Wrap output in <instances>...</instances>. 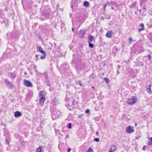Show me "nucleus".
<instances>
[{"mask_svg":"<svg viewBox=\"0 0 152 152\" xmlns=\"http://www.w3.org/2000/svg\"><path fill=\"white\" fill-rule=\"evenodd\" d=\"M151 56V55H148V58L149 59H151V58H150Z\"/></svg>","mask_w":152,"mask_h":152,"instance_id":"33","label":"nucleus"},{"mask_svg":"<svg viewBox=\"0 0 152 152\" xmlns=\"http://www.w3.org/2000/svg\"><path fill=\"white\" fill-rule=\"evenodd\" d=\"M112 31H107L106 35V36L107 37L110 38L112 37Z\"/></svg>","mask_w":152,"mask_h":152,"instance_id":"6","label":"nucleus"},{"mask_svg":"<svg viewBox=\"0 0 152 152\" xmlns=\"http://www.w3.org/2000/svg\"><path fill=\"white\" fill-rule=\"evenodd\" d=\"M9 75L10 76L11 78L12 79H14L16 76V75L14 73H10L9 74Z\"/></svg>","mask_w":152,"mask_h":152,"instance_id":"12","label":"nucleus"},{"mask_svg":"<svg viewBox=\"0 0 152 152\" xmlns=\"http://www.w3.org/2000/svg\"><path fill=\"white\" fill-rule=\"evenodd\" d=\"M24 83L26 86L28 87H31L32 86V84L30 81L26 80H24Z\"/></svg>","mask_w":152,"mask_h":152,"instance_id":"4","label":"nucleus"},{"mask_svg":"<svg viewBox=\"0 0 152 152\" xmlns=\"http://www.w3.org/2000/svg\"><path fill=\"white\" fill-rule=\"evenodd\" d=\"M86 152H94V151L92 149L90 148Z\"/></svg>","mask_w":152,"mask_h":152,"instance_id":"22","label":"nucleus"},{"mask_svg":"<svg viewBox=\"0 0 152 152\" xmlns=\"http://www.w3.org/2000/svg\"><path fill=\"white\" fill-rule=\"evenodd\" d=\"M108 152H113L112 149H110Z\"/></svg>","mask_w":152,"mask_h":152,"instance_id":"34","label":"nucleus"},{"mask_svg":"<svg viewBox=\"0 0 152 152\" xmlns=\"http://www.w3.org/2000/svg\"><path fill=\"white\" fill-rule=\"evenodd\" d=\"M72 14H70V16H72Z\"/></svg>","mask_w":152,"mask_h":152,"instance_id":"41","label":"nucleus"},{"mask_svg":"<svg viewBox=\"0 0 152 152\" xmlns=\"http://www.w3.org/2000/svg\"><path fill=\"white\" fill-rule=\"evenodd\" d=\"M41 147H39L36 150V152H41Z\"/></svg>","mask_w":152,"mask_h":152,"instance_id":"18","label":"nucleus"},{"mask_svg":"<svg viewBox=\"0 0 152 152\" xmlns=\"http://www.w3.org/2000/svg\"><path fill=\"white\" fill-rule=\"evenodd\" d=\"M72 31H74V28H72Z\"/></svg>","mask_w":152,"mask_h":152,"instance_id":"37","label":"nucleus"},{"mask_svg":"<svg viewBox=\"0 0 152 152\" xmlns=\"http://www.w3.org/2000/svg\"><path fill=\"white\" fill-rule=\"evenodd\" d=\"M75 2V0H72L71 2V8H72V10H73V7L74 6L75 7V6H76Z\"/></svg>","mask_w":152,"mask_h":152,"instance_id":"11","label":"nucleus"},{"mask_svg":"<svg viewBox=\"0 0 152 152\" xmlns=\"http://www.w3.org/2000/svg\"><path fill=\"white\" fill-rule=\"evenodd\" d=\"M141 11H142V10H139V12H140H140H141Z\"/></svg>","mask_w":152,"mask_h":152,"instance_id":"38","label":"nucleus"},{"mask_svg":"<svg viewBox=\"0 0 152 152\" xmlns=\"http://www.w3.org/2000/svg\"><path fill=\"white\" fill-rule=\"evenodd\" d=\"M37 52H39L42 54H45V51L42 50L41 47L37 46Z\"/></svg>","mask_w":152,"mask_h":152,"instance_id":"5","label":"nucleus"},{"mask_svg":"<svg viewBox=\"0 0 152 152\" xmlns=\"http://www.w3.org/2000/svg\"><path fill=\"white\" fill-rule=\"evenodd\" d=\"M89 43V46L91 48H93L94 45L93 44L91 43V42H88Z\"/></svg>","mask_w":152,"mask_h":152,"instance_id":"21","label":"nucleus"},{"mask_svg":"<svg viewBox=\"0 0 152 152\" xmlns=\"http://www.w3.org/2000/svg\"><path fill=\"white\" fill-rule=\"evenodd\" d=\"M94 140L95 141H96V142H99V138H96L94 139Z\"/></svg>","mask_w":152,"mask_h":152,"instance_id":"25","label":"nucleus"},{"mask_svg":"<svg viewBox=\"0 0 152 152\" xmlns=\"http://www.w3.org/2000/svg\"><path fill=\"white\" fill-rule=\"evenodd\" d=\"M5 140V141L6 142V143L7 144L9 145V141L7 139H6Z\"/></svg>","mask_w":152,"mask_h":152,"instance_id":"26","label":"nucleus"},{"mask_svg":"<svg viewBox=\"0 0 152 152\" xmlns=\"http://www.w3.org/2000/svg\"><path fill=\"white\" fill-rule=\"evenodd\" d=\"M85 32L83 30H81L79 33L78 36L82 38L85 34Z\"/></svg>","mask_w":152,"mask_h":152,"instance_id":"9","label":"nucleus"},{"mask_svg":"<svg viewBox=\"0 0 152 152\" xmlns=\"http://www.w3.org/2000/svg\"><path fill=\"white\" fill-rule=\"evenodd\" d=\"M81 83V81H79L77 83V85L79 84V85L81 86L82 85Z\"/></svg>","mask_w":152,"mask_h":152,"instance_id":"27","label":"nucleus"},{"mask_svg":"<svg viewBox=\"0 0 152 152\" xmlns=\"http://www.w3.org/2000/svg\"><path fill=\"white\" fill-rule=\"evenodd\" d=\"M111 8H112V10H113V7H112Z\"/></svg>","mask_w":152,"mask_h":152,"instance_id":"42","label":"nucleus"},{"mask_svg":"<svg viewBox=\"0 0 152 152\" xmlns=\"http://www.w3.org/2000/svg\"><path fill=\"white\" fill-rule=\"evenodd\" d=\"M83 3H84L83 6L86 7H87L89 5V2L88 1H85Z\"/></svg>","mask_w":152,"mask_h":152,"instance_id":"15","label":"nucleus"},{"mask_svg":"<svg viewBox=\"0 0 152 152\" xmlns=\"http://www.w3.org/2000/svg\"><path fill=\"white\" fill-rule=\"evenodd\" d=\"M107 5L106 4H104V9L105 8V7H107Z\"/></svg>","mask_w":152,"mask_h":152,"instance_id":"31","label":"nucleus"},{"mask_svg":"<svg viewBox=\"0 0 152 152\" xmlns=\"http://www.w3.org/2000/svg\"><path fill=\"white\" fill-rule=\"evenodd\" d=\"M88 37L89 38L88 40V42H91L94 40V38L93 36H89Z\"/></svg>","mask_w":152,"mask_h":152,"instance_id":"13","label":"nucleus"},{"mask_svg":"<svg viewBox=\"0 0 152 152\" xmlns=\"http://www.w3.org/2000/svg\"><path fill=\"white\" fill-rule=\"evenodd\" d=\"M126 131L127 133L131 134L134 132V129L133 127L129 126L126 128Z\"/></svg>","mask_w":152,"mask_h":152,"instance_id":"3","label":"nucleus"},{"mask_svg":"<svg viewBox=\"0 0 152 152\" xmlns=\"http://www.w3.org/2000/svg\"><path fill=\"white\" fill-rule=\"evenodd\" d=\"M149 145H152V137L151 138L150 141L149 142Z\"/></svg>","mask_w":152,"mask_h":152,"instance_id":"24","label":"nucleus"},{"mask_svg":"<svg viewBox=\"0 0 152 152\" xmlns=\"http://www.w3.org/2000/svg\"><path fill=\"white\" fill-rule=\"evenodd\" d=\"M151 85H148L146 87V90L147 91L149 94H152V91L151 89Z\"/></svg>","mask_w":152,"mask_h":152,"instance_id":"8","label":"nucleus"},{"mask_svg":"<svg viewBox=\"0 0 152 152\" xmlns=\"http://www.w3.org/2000/svg\"><path fill=\"white\" fill-rule=\"evenodd\" d=\"M96 134L98 135V132H96Z\"/></svg>","mask_w":152,"mask_h":152,"instance_id":"39","label":"nucleus"},{"mask_svg":"<svg viewBox=\"0 0 152 152\" xmlns=\"http://www.w3.org/2000/svg\"><path fill=\"white\" fill-rule=\"evenodd\" d=\"M143 9H144V10H145V9H146V8H145V7H144V8H143Z\"/></svg>","mask_w":152,"mask_h":152,"instance_id":"43","label":"nucleus"},{"mask_svg":"<svg viewBox=\"0 0 152 152\" xmlns=\"http://www.w3.org/2000/svg\"><path fill=\"white\" fill-rule=\"evenodd\" d=\"M146 148V146H144L143 148V150H145Z\"/></svg>","mask_w":152,"mask_h":152,"instance_id":"30","label":"nucleus"},{"mask_svg":"<svg viewBox=\"0 0 152 152\" xmlns=\"http://www.w3.org/2000/svg\"><path fill=\"white\" fill-rule=\"evenodd\" d=\"M73 18H75V17H73Z\"/></svg>","mask_w":152,"mask_h":152,"instance_id":"47","label":"nucleus"},{"mask_svg":"<svg viewBox=\"0 0 152 152\" xmlns=\"http://www.w3.org/2000/svg\"><path fill=\"white\" fill-rule=\"evenodd\" d=\"M39 96L40 97L39 99V104L41 105H42L44 104L45 101V94L44 91H40Z\"/></svg>","mask_w":152,"mask_h":152,"instance_id":"1","label":"nucleus"},{"mask_svg":"<svg viewBox=\"0 0 152 152\" xmlns=\"http://www.w3.org/2000/svg\"><path fill=\"white\" fill-rule=\"evenodd\" d=\"M92 88L94 90V87L93 86H92Z\"/></svg>","mask_w":152,"mask_h":152,"instance_id":"36","label":"nucleus"},{"mask_svg":"<svg viewBox=\"0 0 152 152\" xmlns=\"http://www.w3.org/2000/svg\"><path fill=\"white\" fill-rule=\"evenodd\" d=\"M14 116L15 117H18L21 116V113L18 111H17L14 113Z\"/></svg>","mask_w":152,"mask_h":152,"instance_id":"7","label":"nucleus"},{"mask_svg":"<svg viewBox=\"0 0 152 152\" xmlns=\"http://www.w3.org/2000/svg\"><path fill=\"white\" fill-rule=\"evenodd\" d=\"M5 82L6 83L7 86L9 87H11L12 86L11 83L7 79H5Z\"/></svg>","mask_w":152,"mask_h":152,"instance_id":"10","label":"nucleus"},{"mask_svg":"<svg viewBox=\"0 0 152 152\" xmlns=\"http://www.w3.org/2000/svg\"><path fill=\"white\" fill-rule=\"evenodd\" d=\"M72 124L71 123H70L68 124V127L69 129H71L72 128Z\"/></svg>","mask_w":152,"mask_h":152,"instance_id":"23","label":"nucleus"},{"mask_svg":"<svg viewBox=\"0 0 152 152\" xmlns=\"http://www.w3.org/2000/svg\"><path fill=\"white\" fill-rule=\"evenodd\" d=\"M89 112V109H87L86 110V113H88Z\"/></svg>","mask_w":152,"mask_h":152,"instance_id":"29","label":"nucleus"},{"mask_svg":"<svg viewBox=\"0 0 152 152\" xmlns=\"http://www.w3.org/2000/svg\"><path fill=\"white\" fill-rule=\"evenodd\" d=\"M4 126H6V125H5V124H4Z\"/></svg>","mask_w":152,"mask_h":152,"instance_id":"46","label":"nucleus"},{"mask_svg":"<svg viewBox=\"0 0 152 152\" xmlns=\"http://www.w3.org/2000/svg\"><path fill=\"white\" fill-rule=\"evenodd\" d=\"M101 19H104V18H103V17H102V18H101Z\"/></svg>","mask_w":152,"mask_h":152,"instance_id":"44","label":"nucleus"},{"mask_svg":"<svg viewBox=\"0 0 152 152\" xmlns=\"http://www.w3.org/2000/svg\"><path fill=\"white\" fill-rule=\"evenodd\" d=\"M43 54V56H41L40 57V58L41 59H45L46 58V54L45 53V54Z\"/></svg>","mask_w":152,"mask_h":152,"instance_id":"17","label":"nucleus"},{"mask_svg":"<svg viewBox=\"0 0 152 152\" xmlns=\"http://www.w3.org/2000/svg\"><path fill=\"white\" fill-rule=\"evenodd\" d=\"M71 151V149L69 148L68 149V152H69Z\"/></svg>","mask_w":152,"mask_h":152,"instance_id":"32","label":"nucleus"},{"mask_svg":"<svg viewBox=\"0 0 152 152\" xmlns=\"http://www.w3.org/2000/svg\"><path fill=\"white\" fill-rule=\"evenodd\" d=\"M136 2H133L131 4L130 7L131 8H134L136 7Z\"/></svg>","mask_w":152,"mask_h":152,"instance_id":"16","label":"nucleus"},{"mask_svg":"<svg viewBox=\"0 0 152 152\" xmlns=\"http://www.w3.org/2000/svg\"><path fill=\"white\" fill-rule=\"evenodd\" d=\"M50 44H51V45L52 46V44H51V43L50 42Z\"/></svg>","mask_w":152,"mask_h":152,"instance_id":"45","label":"nucleus"},{"mask_svg":"<svg viewBox=\"0 0 152 152\" xmlns=\"http://www.w3.org/2000/svg\"><path fill=\"white\" fill-rule=\"evenodd\" d=\"M38 56H39V55H35V57H36V61H37L38 60V59L37 58V57Z\"/></svg>","mask_w":152,"mask_h":152,"instance_id":"28","label":"nucleus"},{"mask_svg":"<svg viewBox=\"0 0 152 152\" xmlns=\"http://www.w3.org/2000/svg\"><path fill=\"white\" fill-rule=\"evenodd\" d=\"M139 27H142V28H140L138 30V31L139 32H140L141 31H142V30H144V25L143 23H141L140 26H139Z\"/></svg>","mask_w":152,"mask_h":152,"instance_id":"14","label":"nucleus"},{"mask_svg":"<svg viewBox=\"0 0 152 152\" xmlns=\"http://www.w3.org/2000/svg\"><path fill=\"white\" fill-rule=\"evenodd\" d=\"M132 38L131 37H130L129 41V43L130 44H131L132 43Z\"/></svg>","mask_w":152,"mask_h":152,"instance_id":"20","label":"nucleus"},{"mask_svg":"<svg viewBox=\"0 0 152 152\" xmlns=\"http://www.w3.org/2000/svg\"><path fill=\"white\" fill-rule=\"evenodd\" d=\"M138 100L137 98L135 96H134L131 98L128 99L126 102L129 104L133 105L137 102Z\"/></svg>","mask_w":152,"mask_h":152,"instance_id":"2","label":"nucleus"},{"mask_svg":"<svg viewBox=\"0 0 152 152\" xmlns=\"http://www.w3.org/2000/svg\"><path fill=\"white\" fill-rule=\"evenodd\" d=\"M26 74H27V73H26V72H25L24 73V74H25V75H26Z\"/></svg>","mask_w":152,"mask_h":152,"instance_id":"40","label":"nucleus"},{"mask_svg":"<svg viewBox=\"0 0 152 152\" xmlns=\"http://www.w3.org/2000/svg\"><path fill=\"white\" fill-rule=\"evenodd\" d=\"M104 80L105 81L106 83H108L109 82V80L108 78H104Z\"/></svg>","mask_w":152,"mask_h":152,"instance_id":"19","label":"nucleus"},{"mask_svg":"<svg viewBox=\"0 0 152 152\" xmlns=\"http://www.w3.org/2000/svg\"><path fill=\"white\" fill-rule=\"evenodd\" d=\"M56 18H59V17L58 16V15H57V16L56 17Z\"/></svg>","mask_w":152,"mask_h":152,"instance_id":"35","label":"nucleus"}]
</instances>
